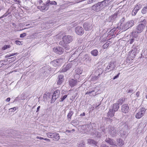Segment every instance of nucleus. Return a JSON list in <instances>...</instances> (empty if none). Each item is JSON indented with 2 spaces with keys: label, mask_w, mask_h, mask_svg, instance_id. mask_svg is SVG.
Here are the masks:
<instances>
[{
  "label": "nucleus",
  "mask_w": 147,
  "mask_h": 147,
  "mask_svg": "<svg viewBox=\"0 0 147 147\" xmlns=\"http://www.w3.org/2000/svg\"><path fill=\"white\" fill-rule=\"evenodd\" d=\"M129 28L128 26V25L127 24V23L124 24L122 26V29L123 31H125Z\"/></svg>",
  "instance_id": "obj_37"
},
{
  "label": "nucleus",
  "mask_w": 147,
  "mask_h": 147,
  "mask_svg": "<svg viewBox=\"0 0 147 147\" xmlns=\"http://www.w3.org/2000/svg\"><path fill=\"white\" fill-rule=\"evenodd\" d=\"M83 127L84 128V132L86 134L90 133L91 134L92 130L94 129L91 124L84 125L83 126Z\"/></svg>",
  "instance_id": "obj_4"
},
{
  "label": "nucleus",
  "mask_w": 147,
  "mask_h": 147,
  "mask_svg": "<svg viewBox=\"0 0 147 147\" xmlns=\"http://www.w3.org/2000/svg\"><path fill=\"white\" fill-rule=\"evenodd\" d=\"M36 138L38 139H39L40 140H43L44 139V138H43L38 136L36 137Z\"/></svg>",
  "instance_id": "obj_60"
},
{
  "label": "nucleus",
  "mask_w": 147,
  "mask_h": 147,
  "mask_svg": "<svg viewBox=\"0 0 147 147\" xmlns=\"http://www.w3.org/2000/svg\"><path fill=\"white\" fill-rule=\"evenodd\" d=\"M37 8L39 9L41 11L43 12L45 11H47L48 9V6L47 5V4H45V5L43 6H38Z\"/></svg>",
  "instance_id": "obj_23"
},
{
  "label": "nucleus",
  "mask_w": 147,
  "mask_h": 147,
  "mask_svg": "<svg viewBox=\"0 0 147 147\" xmlns=\"http://www.w3.org/2000/svg\"><path fill=\"white\" fill-rule=\"evenodd\" d=\"M98 51L96 49L93 50L91 52V55L94 56H97L98 55Z\"/></svg>",
  "instance_id": "obj_33"
},
{
  "label": "nucleus",
  "mask_w": 147,
  "mask_h": 147,
  "mask_svg": "<svg viewBox=\"0 0 147 147\" xmlns=\"http://www.w3.org/2000/svg\"><path fill=\"white\" fill-rule=\"evenodd\" d=\"M75 30L76 33L79 35H82L84 33L83 28L81 27L78 26L76 27Z\"/></svg>",
  "instance_id": "obj_14"
},
{
  "label": "nucleus",
  "mask_w": 147,
  "mask_h": 147,
  "mask_svg": "<svg viewBox=\"0 0 147 147\" xmlns=\"http://www.w3.org/2000/svg\"><path fill=\"white\" fill-rule=\"evenodd\" d=\"M113 1V0H104L102 1V2L105 7L110 5L111 3Z\"/></svg>",
  "instance_id": "obj_25"
},
{
  "label": "nucleus",
  "mask_w": 147,
  "mask_h": 147,
  "mask_svg": "<svg viewBox=\"0 0 147 147\" xmlns=\"http://www.w3.org/2000/svg\"><path fill=\"white\" fill-rule=\"evenodd\" d=\"M63 41H60L59 44L60 45H64L65 44H68L72 42L73 40L72 36L69 35L64 36L62 38Z\"/></svg>",
  "instance_id": "obj_1"
},
{
  "label": "nucleus",
  "mask_w": 147,
  "mask_h": 147,
  "mask_svg": "<svg viewBox=\"0 0 147 147\" xmlns=\"http://www.w3.org/2000/svg\"><path fill=\"white\" fill-rule=\"evenodd\" d=\"M63 59L62 58H60L53 61L51 63L54 67H56L61 64L63 62Z\"/></svg>",
  "instance_id": "obj_10"
},
{
  "label": "nucleus",
  "mask_w": 147,
  "mask_h": 147,
  "mask_svg": "<svg viewBox=\"0 0 147 147\" xmlns=\"http://www.w3.org/2000/svg\"><path fill=\"white\" fill-rule=\"evenodd\" d=\"M84 28L86 31H89L92 29L93 26L92 23L90 22H86L83 24Z\"/></svg>",
  "instance_id": "obj_12"
},
{
  "label": "nucleus",
  "mask_w": 147,
  "mask_h": 147,
  "mask_svg": "<svg viewBox=\"0 0 147 147\" xmlns=\"http://www.w3.org/2000/svg\"><path fill=\"white\" fill-rule=\"evenodd\" d=\"M141 12L143 14H145L147 13V4L142 8L141 11Z\"/></svg>",
  "instance_id": "obj_36"
},
{
  "label": "nucleus",
  "mask_w": 147,
  "mask_h": 147,
  "mask_svg": "<svg viewBox=\"0 0 147 147\" xmlns=\"http://www.w3.org/2000/svg\"><path fill=\"white\" fill-rule=\"evenodd\" d=\"M40 108V106H39L38 107L37 109V111L36 112H37L39 110V109Z\"/></svg>",
  "instance_id": "obj_62"
},
{
  "label": "nucleus",
  "mask_w": 147,
  "mask_h": 147,
  "mask_svg": "<svg viewBox=\"0 0 147 147\" xmlns=\"http://www.w3.org/2000/svg\"><path fill=\"white\" fill-rule=\"evenodd\" d=\"M115 112L113 111L112 110L110 109L109 111L107 113V116L109 117H112L114 116Z\"/></svg>",
  "instance_id": "obj_29"
},
{
  "label": "nucleus",
  "mask_w": 147,
  "mask_h": 147,
  "mask_svg": "<svg viewBox=\"0 0 147 147\" xmlns=\"http://www.w3.org/2000/svg\"><path fill=\"white\" fill-rule=\"evenodd\" d=\"M92 134H91L93 135L94 137H96L97 138H99L101 136L100 133L98 131H96V130L95 128H94V129L92 130Z\"/></svg>",
  "instance_id": "obj_19"
},
{
  "label": "nucleus",
  "mask_w": 147,
  "mask_h": 147,
  "mask_svg": "<svg viewBox=\"0 0 147 147\" xmlns=\"http://www.w3.org/2000/svg\"><path fill=\"white\" fill-rule=\"evenodd\" d=\"M125 100V99L124 98H121L118 100V102L117 103L119 105H121L123 102H124Z\"/></svg>",
  "instance_id": "obj_34"
},
{
  "label": "nucleus",
  "mask_w": 147,
  "mask_h": 147,
  "mask_svg": "<svg viewBox=\"0 0 147 147\" xmlns=\"http://www.w3.org/2000/svg\"><path fill=\"white\" fill-rule=\"evenodd\" d=\"M134 21L130 20L128 21L126 23H127V24L128 25L129 28H130L132 27L134 25Z\"/></svg>",
  "instance_id": "obj_32"
},
{
  "label": "nucleus",
  "mask_w": 147,
  "mask_h": 147,
  "mask_svg": "<svg viewBox=\"0 0 147 147\" xmlns=\"http://www.w3.org/2000/svg\"><path fill=\"white\" fill-rule=\"evenodd\" d=\"M146 109L144 108H142L139 110L138 112L136 114V117L137 119L141 118L144 114Z\"/></svg>",
  "instance_id": "obj_7"
},
{
  "label": "nucleus",
  "mask_w": 147,
  "mask_h": 147,
  "mask_svg": "<svg viewBox=\"0 0 147 147\" xmlns=\"http://www.w3.org/2000/svg\"><path fill=\"white\" fill-rule=\"evenodd\" d=\"M138 32H136L135 31H133L131 33V34L133 36V38H136L138 36Z\"/></svg>",
  "instance_id": "obj_39"
},
{
  "label": "nucleus",
  "mask_w": 147,
  "mask_h": 147,
  "mask_svg": "<svg viewBox=\"0 0 147 147\" xmlns=\"http://www.w3.org/2000/svg\"><path fill=\"white\" fill-rule=\"evenodd\" d=\"M96 87L95 88L92 90H90L88 91L86 93V94H89L90 96H95L98 94H96L97 92H98V90L96 89Z\"/></svg>",
  "instance_id": "obj_16"
},
{
  "label": "nucleus",
  "mask_w": 147,
  "mask_h": 147,
  "mask_svg": "<svg viewBox=\"0 0 147 147\" xmlns=\"http://www.w3.org/2000/svg\"><path fill=\"white\" fill-rule=\"evenodd\" d=\"M69 85L71 87H73L77 85V81L73 79H71L69 81Z\"/></svg>",
  "instance_id": "obj_24"
},
{
  "label": "nucleus",
  "mask_w": 147,
  "mask_h": 147,
  "mask_svg": "<svg viewBox=\"0 0 147 147\" xmlns=\"http://www.w3.org/2000/svg\"><path fill=\"white\" fill-rule=\"evenodd\" d=\"M140 95V92L139 91L137 92L136 93V96L137 97H138Z\"/></svg>",
  "instance_id": "obj_56"
},
{
  "label": "nucleus",
  "mask_w": 147,
  "mask_h": 147,
  "mask_svg": "<svg viewBox=\"0 0 147 147\" xmlns=\"http://www.w3.org/2000/svg\"><path fill=\"white\" fill-rule=\"evenodd\" d=\"M15 43L17 45H20L21 44V42L20 41L16 40L15 41Z\"/></svg>",
  "instance_id": "obj_52"
},
{
  "label": "nucleus",
  "mask_w": 147,
  "mask_h": 147,
  "mask_svg": "<svg viewBox=\"0 0 147 147\" xmlns=\"http://www.w3.org/2000/svg\"><path fill=\"white\" fill-rule=\"evenodd\" d=\"M142 22V23H141L137 26L136 28V30L139 33H140L143 31L146 25V20H144Z\"/></svg>",
  "instance_id": "obj_5"
},
{
  "label": "nucleus",
  "mask_w": 147,
  "mask_h": 147,
  "mask_svg": "<svg viewBox=\"0 0 147 147\" xmlns=\"http://www.w3.org/2000/svg\"><path fill=\"white\" fill-rule=\"evenodd\" d=\"M81 56L80 55L78 61L81 63L85 61L86 63H89L92 60L91 57L87 54H85L81 57Z\"/></svg>",
  "instance_id": "obj_3"
},
{
  "label": "nucleus",
  "mask_w": 147,
  "mask_h": 147,
  "mask_svg": "<svg viewBox=\"0 0 147 147\" xmlns=\"http://www.w3.org/2000/svg\"><path fill=\"white\" fill-rule=\"evenodd\" d=\"M63 75H59L58 76L57 84H61L63 81Z\"/></svg>",
  "instance_id": "obj_28"
},
{
  "label": "nucleus",
  "mask_w": 147,
  "mask_h": 147,
  "mask_svg": "<svg viewBox=\"0 0 147 147\" xmlns=\"http://www.w3.org/2000/svg\"><path fill=\"white\" fill-rule=\"evenodd\" d=\"M17 54V53H12L11 54H9L10 56L11 57L12 56H14L15 55H16Z\"/></svg>",
  "instance_id": "obj_57"
},
{
  "label": "nucleus",
  "mask_w": 147,
  "mask_h": 147,
  "mask_svg": "<svg viewBox=\"0 0 147 147\" xmlns=\"http://www.w3.org/2000/svg\"><path fill=\"white\" fill-rule=\"evenodd\" d=\"M138 11L136 10L134 8L131 13L132 15L133 16H135L136 14Z\"/></svg>",
  "instance_id": "obj_46"
},
{
  "label": "nucleus",
  "mask_w": 147,
  "mask_h": 147,
  "mask_svg": "<svg viewBox=\"0 0 147 147\" xmlns=\"http://www.w3.org/2000/svg\"><path fill=\"white\" fill-rule=\"evenodd\" d=\"M87 142L88 143L92 144L94 146L96 145V141L92 139H89L88 140Z\"/></svg>",
  "instance_id": "obj_30"
},
{
  "label": "nucleus",
  "mask_w": 147,
  "mask_h": 147,
  "mask_svg": "<svg viewBox=\"0 0 147 147\" xmlns=\"http://www.w3.org/2000/svg\"><path fill=\"white\" fill-rule=\"evenodd\" d=\"M10 99L9 98H7L6 99V101L7 102H8L10 101Z\"/></svg>",
  "instance_id": "obj_61"
},
{
  "label": "nucleus",
  "mask_w": 147,
  "mask_h": 147,
  "mask_svg": "<svg viewBox=\"0 0 147 147\" xmlns=\"http://www.w3.org/2000/svg\"><path fill=\"white\" fill-rule=\"evenodd\" d=\"M26 36V33H24L20 34V38H24Z\"/></svg>",
  "instance_id": "obj_51"
},
{
  "label": "nucleus",
  "mask_w": 147,
  "mask_h": 147,
  "mask_svg": "<svg viewBox=\"0 0 147 147\" xmlns=\"http://www.w3.org/2000/svg\"><path fill=\"white\" fill-rule=\"evenodd\" d=\"M76 52H75L71 56L69 59V61L70 62H72L74 61V62L76 61H77V59L78 58L77 55H76Z\"/></svg>",
  "instance_id": "obj_22"
},
{
  "label": "nucleus",
  "mask_w": 147,
  "mask_h": 147,
  "mask_svg": "<svg viewBox=\"0 0 147 147\" xmlns=\"http://www.w3.org/2000/svg\"><path fill=\"white\" fill-rule=\"evenodd\" d=\"M100 147H109L108 146H107L105 144H102L101 145Z\"/></svg>",
  "instance_id": "obj_55"
},
{
  "label": "nucleus",
  "mask_w": 147,
  "mask_h": 147,
  "mask_svg": "<svg viewBox=\"0 0 147 147\" xmlns=\"http://www.w3.org/2000/svg\"><path fill=\"white\" fill-rule=\"evenodd\" d=\"M54 52L59 55L62 54L64 52V50L62 48L60 47H55L53 49Z\"/></svg>",
  "instance_id": "obj_11"
},
{
  "label": "nucleus",
  "mask_w": 147,
  "mask_h": 147,
  "mask_svg": "<svg viewBox=\"0 0 147 147\" xmlns=\"http://www.w3.org/2000/svg\"><path fill=\"white\" fill-rule=\"evenodd\" d=\"M122 131H123V130H121L120 131H119V133L121 136H122L123 135H125L124 133H123L122 132Z\"/></svg>",
  "instance_id": "obj_58"
},
{
  "label": "nucleus",
  "mask_w": 147,
  "mask_h": 147,
  "mask_svg": "<svg viewBox=\"0 0 147 147\" xmlns=\"http://www.w3.org/2000/svg\"><path fill=\"white\" fill-rule=\"evenodd\" d=\"M140 49L138 45H136L135 44L133 45V47L132 48L131 52L134 53L135 55L136 53H138Z\"/></svg>",
  "instance_id": "obj_15"
},
{
  "label": "nucleus",
  "mask_w": 147,
  "mask_h": 147,
  "mask_svg": "<svg viewBox=\"0 0 147 147\" xmlns=\"http://www.w3.org/2000/svg\"><path fill=\"white\" fill-rule=\"evenodd\" d=\"M85 115V113L84 112L82 114H81L80 116H84Z\"/></svg>",
  "instance_id": "obj_63"
},
{
  "label": "nucleus",
  "mask_w": 147,
  "mask_h": 147,
  "mask_svg": "<svg viewBox=\"0 0 147 147\" xmlns=\"http://www.w3.org/2000/svg\"><path fill=\"white\" fill-rule=\"evenodd\" d=\"M71 63L68 64L65 66H63L61 71L62 72H65L70 69L71 67Z\"/></svg>",
  "instance_id": "obj_20"
},
{
  "label": "nucleus",
  "mask_w": 147,
  "mask_h": 147,
  "mask_svg": "<svg viewBox=\"0 0 147 147\" xmlns=\"http://www.w3.org/2000/svg\"><path fill=\"white\" fill-rule=\"evenodd\" d=\"M109 45V43L108 42H107L105 43V44H104L103 46V47L104 48V49H105L107 48V47H108Z\"/></svg>",
  "instance_id": "obj_45"
},
{
  "label": "nucleus",
  "mask_w": 147,
  "mask_h": 147,
  "mask_svg": "<svg viewBox=\"0 0 147 147\" xmlns=\"http://www.w3.org/2000/svg\"><path fill=\"white\" fill-rule=\"evenodd\" d=\"M43 140H45V141H47L48 142H50V140H49V139H48L44 138Z\"/></svg>",
  "instance_id": "obj_59"
},
{
  "label": "nucleus",
  "mask_w": 147,
  "mask_h": 147,
  "mask_svg": "<svg viewBox=\"0 0 147 147\" xmlns=\"http://www.w3.org/2000/svg\"><path fill=\"white\" fill-rule=\"evenodd\" d=\"M109 134L112 137L115 136L118 133L115 128L109 126L108 127Z\"/></svg>",
  "instance_id": "obj_6"
},
{
  "label": "nucleus",
  "mask_w": 147,
  "mask_h": 147,
  "mask_svg": "<svg viewBox=\"0 0 147 147\" xmlns=\"http://www.w3.org/2000/svg\"><path fill=\"white\" fill-rule=\"evenodd\" d=\"M117 142L118 145L120 146H122L124 144V142L123 140L121 139H117Z\"/></svg>",
  "instance_id": "obj_31"
},
{
  "label": "nucleus",
  "mask_w": 147,
  "mask_h": 147,
  "mask_svg": "<svg viewBox=\"0 0 147 147\" xmlns=\"http://www.w3.org/2000/svg\"><path fill=\"white\" fill-rule=\"evenodd\" d=\"M48 6L49 4L51 5H56L57 2L55 1H50V0H48L46 2Z\"/></svg>",
  "instance_id": "obj_35"
},
{
  "label": "nucleus",
  "mask_w": 147,
  "mask_h": 147,
  "mask_svg": "<svg viewBox=\"0 0 147 147\" xmlns=\"http://www.w3.org/2000/svg\"><path fill=\"white\" fill-rule=\"evenodd\" d=\"M118 15V14L117 13H116L112 15L111 16H110L108 18V21L109 22H111L112 21H114L115 19L118 17L119 16Z\"/></svg>",
  "instance_id": "obj_21"
},
{
  "label": "nucleus",
  "mask_w": 147,
  "mask_h": 147,
  "mask_svg": "<svg viewBox=\"0 0 147 147\" xmlns=\"http://www.w3.org/2000/svg\"><path fill=\"white\" fill-rule=\"evenodd\" d=\"M60 91L59 90H55L53 93L51 100V103L54 102L59 97L60 94Z\"/></svg>",
  "instance_id": "obj_9"
},
{
  "label": "nucleus",
  "mask_w": 147,
  "mask_h": 147,
  "mask_svg": "<svg viewBox=\"0 0 147 147\" xmlns=\"http://www.w3.org/2000/svg\"><path fill=\"white\" fill-rule=\"evenodd\" d=\"M133 92V90L132 89H127L126 90V92L127 93H132Z\"/></svg>",
  "instance_id": "obj_50"
},
{
  "label": "nucleus",
  "mask_w": 147,
  "mask_h": 147,
  "mask_svg": "<svg viewBox=\"0 0 147 147\" xmlns=\"http://www.w3.org/2000/svg\"><path fill=\"white\" fill-rule=\"evenodd\" d=\"M97 72L99 73L98 76H92L91 78V80L92 81H95L97 80L99 78V76L102 73L103 71L101 68H100L98 69V71H97L96 73H97Z\"/></svg>",
  "instance_id": "obj_13"
},
{
  "label": "nucleus",
  "mask_w": 147,
  "mask_h": 147,
  "mask_svg": "<svg viewBox=\"0 0 147 147\" xmlns=\"http://www.w3.org/2000/svg\"><path fill=\"white\" fill-rule=\"evenodd\" d=\"M8 15V14L7 13H5L4 15H3L2 16L0 17V19H1L7 16Z\"/></svg>",
  "instance_id": "obj_54"
},
{
  "label": "nucleus",
  "mask_w": 147,
  "mask_h": 147,
  "mask_svg": "<svg viewBox=\"0 0 147 147\" xmlns=\"http://www.w3.org/2000/svg\"><path fill=\"white\" fill-rule=\"evenodd\" d=\"M67 95H65L64 96H62L60 98L61 100H60V102H63V100H64L65 99V98H67Z\"/></svg>",
  "instance_id": "obj_43"
},
{
  "label": "nucleus",
  "mask_w": 147,
  "mask_h": 147,
  "mask_svg": "<svg viewBox=\"0 0 147 147\" xmlns=\"http://www.w3.org/2000/svg\"><path fill=\"white\" fill-rule=\"evenodd\" d=\"M129 107L127 104L123 105L121 107V111L123 113H126L128 111Z\"/></svg>",
  "instance_id": "obj_17"
},
{
  "label": "nucleus",
  "mask_w": 147,
  "mask_h": 147,
  "mask_svg": "<svg viewBox=\"0 0 147 147\" xmlns=\"http://www.w3.org/2000/svg\"><path fill=\"white\" fill-rule=\"evenodd\" d=\"M15 2H18V3H20V1L19 0H13Z\"/></svg>",
  "instance_id": "obj_64"
},
{
  "label": "nucleus",
  "mask_w": 147,
  "mask_h": 147,
  "mask_svg": "<svg viewBox=\"0 0 147 147\" xmlns=\"http://www.w3.org/2000/svg\"><path fill=\"white\" fill-rule=\"evenodd\" d=\"M135 41V39L133 38H130L128 42L130 44H132L133 42H134Z\"/></svg>",
  "instance_id": "obj_44"
},
{
  "label": "nucleus",
  "mask_w": 147,
  "mask_h": 147,
  "mask_svg": "<svg viewBox=\"0 0 147 147\" xmlns=\"http://www.w3.org/2000/svg\"><path fill=\"white\" fill-rule=\"evenodd\" d=\"M142 7V5L140 4H137L134 8L136 10L138 11Z\"/></svg>",
  "instance_id": "obj_42"
},
{
  "label": "nucleus",
  "mask_w": 147,
  "mask_h": 147,
  "mask_svg": "<svg viewBox=\"0 0 147 147\" xmlns=\"http://www.w3.org/2000/svg\"><path fill=\"white\" fill-rule=\"evenodd\" d=\"M119 108V105H118V104L116 103L113 104L112 107V109H111L112 110H113L114 112H116L117 111Z\"/></svg>",
  "instance_id": "obj_27"
},
{
  "label": "nucleus",
  "mask_w": 147,
  "mask_h": 147,
  "mask_svg": "<svg viewBox=\"0 0 147 147\" xmlns=\"http://www.w3.org/2000/svg\"><path fill=\"white\" fill-rule=\"evenodd\" d=\"M54 133L48 132L46 133V135L47 137L49 138H54Z\"/></svg>",
  "instance_id": "obj_38"
},
{
  "label": "nucleus",
  "mask_w": 147,
  "mask_h": 147,
  "mask_svg": "<svg viewBox=\"0 0 147 147\" xmlns=\"http://www.w3.org/2000/svg\"><path fill=\"white\" fill-rule=\"evenodd\" d=\"M101 2H99L92 6L91 9L96 11H99L105 7Z\"/></svg>",
  "instance_id": "obj_2"
},
{
  "label": "nucleus",
  "mask_w": 147,
  "mask_h": 147,
  "mask_svg": "<svg viewBox=\"0 0 147 147\" xmlns=\"http://www.w3.org/2000/svg\"><path fill=\"white\" fill-rule=\"evenodd\" d=\"M10 47V45H5L2 48V49L3 50H5L6 49Z\"/></svg>",
  "instance_id": "obj_48"
},
{
  "label": "nucleus",
  "mask_w": 147,
  "mask_h": 147,
  "mask_svg": "<svg viewBox=\"0 0 147 147\" xmlns=\"http://www.w3.org/2000/svg\"><path fill=\"white\" fill-rule=\"evenodd\" d=\"M68 44H65V46L64 45H61L62 46H63V47L65 48L66 49V50H68L69 48V46L68 45Z\"/></svg>",
  "instance_id": "obj_47"
},
{
  "label": "nucleus",
  "mask_w": 147,
  "mask_h": 147,
  "mask_svg": "<svg viewBox=\"0 0 147 147\" xmlns=\"http://www.w3.org/2000/svg\"><path fill=\"white\" fill-rule=\"evenodd\" d=\"M120 73H118V74L116 76H115L114 77H113V80H115L117 78L119 77V76L120 75Z\"/></svg>",
  "instance_id": "obj_53"
},
{
  "label": "nucleus",
  "mask_w": 147,
  "mask_h": 147,
  "mask_svg": "<svg viewBox=\"0 0 147 147\" xmlns=\"http://www.w3.org/2000/svg\"><path fill=\"white\" fill-rule=\"evenodd\" d=\"M116 66V65L114 62H111L105 68L106 72H108L113 70L115 69Z\"/></svg>",
  "instance_id": "obj_8"
},
{
  "label": "nucleus",
  "mask_w": 147,
  "mask_h": 147,
  "mask_svg": "<svg viewBox=\"0 0 147 147\" xmlns=\"http://www.w3.org/2000/svg\"><path fill=\"white\" fill-rule=\"evenodd\" d=\"M73 114L74 112L70 110L69 111V112L68 113L67 115V117L71 119V117L73 115Z\"/></svg>",
  "instance_id": "obj_41"
},
{
  "label": "nucleus",
  "mask_w": 147,
  "mask_h": 147,
  "mask_svg": "<svg viewBox=\"0 0 147 147\" xmlns=\"http://www.w3.org/2000/svg\"><path fill=\"white\" fill-rule=\"evenodd\" d=\"M105 141L106 142L110 145H115V141L113 139L110 138H107L105 140Z\"/></svg>",
  "instance_id": "obj_18"
},
{
  "label": "nucleus",
  "mask_w": 147,
  "mask_h": 147,
  "mask_svg": "<svg viewBox=\"0 0 147 147\" xmlns=\"http://www.w3.org/2000/svg\"><path fill=\"white\" fill-rule=\"evenodd\" d=\"M78 71H80V72L75 74L74 76V78L76 80H77L79 79L80 77V74H81L82 72V71L80 70V69H77V72H78Z\"/></svg>",
  "instance_id": "obj_26"
},
{
  "label": "nucleus",
  "mask_w": 147,
  "mask_h": 147,
  "mask_svg": "<svg viewBox=\"0 0 147 147\" xmlns=\"http://www.w3.org/2000/svg\"><path fill=\"white\" fill-rule=\"evenodd\" d=\"M57 140H58L59 139V134L56 133H54V138Z\"/></svg>",
  "instance_id": "obj_40"
},
{
  "label": "nucleus",
  "mask_w": 147,
  "mask_h": 147,
  "mask_svg": "<svg viewBox=\"0 0 147 147\" xmlns=\"http://www.w3.org/2000/svg\"><path fill=\"white\" fill-rule=\"evenodd\" d=\"M16 109V107H14L13 108L10 109L9 110L10 112H12L15 111Z\"/></svg>",
  "instance_id": "obj_49"
}]
</instances>
